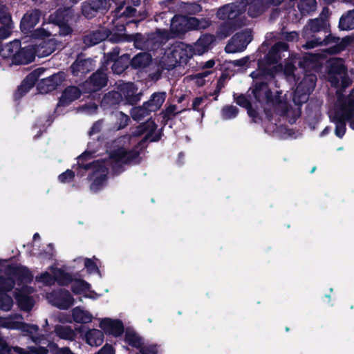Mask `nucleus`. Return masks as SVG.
<instances>
[{"mask_svg": "<svg viewBox=\"0 0 354 354\" xmlns=\"http://www.w3.org/2000/svg\"><path fill=\"white\" fill-rule=\"evenodd\" d=\"M287 50L286 44L283 42L276 44L266 56V63H259V69L251 74V77L255 81L254 84L250 88L253 98L250 97V99L248 100L245 95H240L236 99L239 105L248 109V115L255 122H257L259 111L253 109L252 106L259 109L257 103L266 113L273 108L276 111L286 116L290 123L295 122L301 114L300 104L308 100L309 94L315 88L316 76L309 74L305 75L294 91L292 97L294 106L288 104L286 94L284 96L285 98L281 99L279 96V93L277 92V95L272 97L265 81L272 79L275 73L282 70L281 65L275 64L281 59L282 53ZM283 56L285 55L283 54Z\"/></svg>", "mask_w": 354, "mask_h": 354, "instance_id": "nucleus-1", "label": "nucleus"}, {"mask_svg": "<svg viewBox=\"0 0 354 354\" xmlns=\"http://www.w3.org/2000/svg\"><path fill=\"white\" fill-rule=\"evenodd\" d=\"M156 124L153 120H147L145 124L138 127L136 132L133 133L132 138L124 136L115 140L112 149L109 151V160H97L92 163H84L90 153L86 151L78 157L77 165L80 169L90 171L89 180L91 182L90 189L93 192H97L103 189L107 183V166L109 165L114 172L119 173L122 170L124 165L131 163L138 162V153L130 150L127 147L132 139L145 134L142 141L149 140L155 141L153 133L156 129Z\"/></svg>", "mask_w": 354, "mask_h": 354, "instance_id": "nucleus-2", "label": "nucleus"}, {"mask_svg": "<svg viewBox=\"0 0 354 354\" xmlns=\"http://www.w3.org/2000/svg\"><path fill=\"white\" fill-rule=\"evenodd\" d=\"M9 277L0 278V309L8 311L13 304L12 298L6 294L15 284V297L19 307L24 310H30L33 305L34 300L29 294L33 292V289L27 286L32 279V274L24 266H15L9 269Z\"/></svg>", "mask_w": 354, "mask_h": 354, "instance_id": "nucleus-3", "label": "nucleus"}, {"mask_svg": "<svg viewBox=\"0 0 354 354\" xmlns=\"http://www.w3.org/2000/svg\"><path fill=\"white\" fill-rule=\"evenodd\" d=\"M71 10L57 11L50 17V23L44 24L42 27L35 30V35L43 38V35L54 36L59 30L61 35H67L71 32V28L68 25L71 19Z\"/></svg>", "mask_w": 354, "mask_h": 354, "instance_id": "nucleus-4", "label": "nucleus"}, {"mask_svg": "<svg viewBox=\"0 0 354 354\" xmlns=\"http://www.w3.org/2000/svg\"><path fill=\"white\" fill-rule=\"evenodd\" d=\"M118 89L117 91L106 94L102 100V104L113 105L120 103L124 99L127 103L133 104L140 100V94L137 92L138 89L133 83L120 84Z\"/></svg>", "mask_w": 354, "mask_h": 354, "instance_id": "nucleus-5", "label": "nucleus"}, {"mask_svg": "<svg viewBox=\"0 0 354 354\" xmlns=\"http://www.w3.org/2000/svg\"><path fill=\"white\" fill-rule=\"evenodd\" d=\"M328 67V80L333 86L346 88L350 85L351 81L346 77L345 67L342 59L336 58L330 59Z\"/></svg>", "mask_w": 354, "mask_h": 354, "instance_id": "nucleus-6", "label": "nucleus"}, {"mask_svg": "<svg viewBox=\"0 0 354 354\" xmlns=\"http://www.w3.org/2000/svg\"><path fill=\"white\" fill-rule=\"evenodd\" d=\"M348 111V108L338 97L334 108L329 111V117L336 126L335 135L339 138H342L345 133V121L348 122L347 118Z\"/></svg>", "mask_w": 354, "mask_h": 354, "instance_id": "nucleus-7", "label": "nucleus"}, {"mask_svg": "<svg viewBox=\"0 0 354 354\" xmlns=\"http://www.w3.org/2000/svg\"><path fill=\"white\" fill-rule=\"evenodd\" d=\"M35 281L44 286H51L55 281L61 285H66L71 281V276L60 268L50 267L47 271L37 275Z\"/></svg>", "mask_w": 354, "mask_h": 354, "instance_id": "nucleus-8", "label": "nucleus"}, {"mask_svg": "<svg viewBox=\"0 0 354 354\" xmlns=\"http://www.w3.org/2000/svg\"><path fill=\"white\" fill-rule=\"evenodd\" d=\"M246 0H238L236 2L225 5L217 12V16L223 20H234L242 23L240 15L245 11Z\"/></svg>", "mask_w": 354, "mask_h": 354, "instance_id": "nucleus-9", "label": "nucleus"}, {"mask_svg": "<svg viewBox=\"0 0 354 354\" xmlns=\"http://www.w3.org/2000/svg\"><path fill=\"white\" fill-rule=\"evenodd\" d=\"M35 39H37L36 44L32 45L35 55L39 57H44L53 53L57 47L55 39L51 36L43 35V38L35 35V30L32 35Z\"/></svg>", "mask_w": 354, "mask_h": 354, "instance_id": "nucleus-10", "label": "nucleus"}, {"mask_svg": "<svg viewBox=\"0 0 354 354\" xmlns=\"http://www.w3.org/2000/svg\"><path fill=\"white\" fill-rule=\"evenodd\" d=\"M20 42L15 40L9 44H6L0 50V55L6 59H10L13 64H27L30 60L31 55L28 54L25 57H21V54L17 53L19 50Z\"/></svg>", "mask_w": 354, "mask_h": 354, "instance_id": "nucleus-11", "label": "nucleus"}, {"mask_svg": "<svg viewBox=\"0 0 354 354\" xmlns=\"http://www.w3.org/2000/svg\"><path fill=\"white\" fill-rule=\"evenodd\" d=\"M252 40V32L249 29H245L236 33L225 47L229 53H235L244 50Z\"/></svg>", "mask_w": 354, "mask_h": 354, "instance_id": "nucleus-12", "label": "nucleus"}, {"mask_svg": "<svg viewBox=\"0 0 354 354\" xmlns=\"http://www.w3.org/2000/svg\"><path fill=\"white\" fill-rule=\"evenodd\" d=\"M99 327L104 334L111 335L114 337H120L124 333L123 323L118 319L109 317L100 319Z\"/></svg>", "mask_w": 354, "mask_h": 354, "instance_id": "nucleus-13", "label": "nucleus"}, {"mask_svg": "<svg viewBox=\"0 0 354 354\" xmlns=\"http://www.w3.org/2000/svg\"><path fill=\"white\" fill-rule=\"evenodd\" d=\"M46 298L50 304L61 309L69 308L74 301L69 292L63 290L50 293L46 296Z\"/></svg>", "mask_w": 354, "mask_h": 354, "instance_id": "nucleus-14", "label": "nucleus"}, {"mask_svg": "<svg viewBox=\"0 0 354 354\" xmlns=\"http://www.w3.org/2000/svg\"><path fill=\"white\" fill-rule=\"evenodd\" d=\"M0 354H46V350L43 346L30 347L24 349L18 346L9 347L6 341L0 337Z\"/></svg>", "mask_w": 354, "mask_h": 354, "instance_id": "nucleus-15", "label": "nucleus"}, {"mask_svg": "<svg viewBox=\"0 0 354 354\" xmlns=\"http://www.w3.org/2000/svg\"><path fill=\"white\" fill-rule=\"evenodd\" d=\"M64 79L63 73L54 74L47 78L41 80L37 84V89L41 93H46L55 90L62 84Z\"/></svg>", "mask_w": 354, "mask_h": 354, "instance_id": "nucleus-16", "label": "nucleus"}, {"mask_svg": "<svg viewBox=\"0 0 354 354\" xmlns=\"http://www.w3.org/2000/svg\"><path fill=\"white\" fill-rule=\"evenodd\" d=\"M72 283L71 288L73 292L76 295H81L84 297L96 299L100 295L91 290L89 283L82 279L72 280L69 283Z\"/></svg>", "mask_w": 354, "mask_h": 354, "instance_id": "nucleus-17", "label": "nucleus"}, {"mask_svg": "<svg viewBox=\"0 0 354 354\" xmlns=\"http://www.w3.org/2000/svg\"><path fill=\"white\" fill-rule=\"evenodd\" d=\"M171 53L176 62H185L195 55L192 46L184 43H178L174 45Z\"/></svg>", "mask_w": 354, "mask_h": 354, "instance_id": "nucleus-18", "label": "nucleus"}, {"mask_svg": "<svg viewBox=\"0 0 354 354\" xmlns=\"http://www.w3.org/2000/svg\"><path fill=\"white\" fill-rule=\"evenodd\" d=\"M283 0H253L249 5L248 14L251 17H257L263 13L270 5L277 6Z\"/></svg>", "mask_w": 354, "mask_h": 354, "instance_id": "nucleus-19", "label": "nucleus"}, {"mask_svg": "<svg viewBox=\"0 0 354 354\" xmlns=\"http://www.w3.org/2000/svg\"><path fill=\"white\" fill-rule=\"evenodd\" d=\"M0 38L8 37L13 28V24L10 13L6 8H0Z\"/></svg>", "mask_w": 354, "mask_h": 354, "instance_id": "nucleus-20", "label": "nucleus"}, {"mask_svg": "<svg viewBox=\"0 0 354 354\" xmlns=\"http://www.w3.org/2000/svg\"><path fill=\"white\" fill-rule=\"evenodd\" d=\"M74 263L75 266L73 268H80L84 266L89 274H97L100 277L101 276L98 268L100 261L95 257L91 259L79 257L74 260Z\"/></svg>", "mask_w": 354, "mask_h": 354, "instance_id": "nucleus-21", "label": "nucleus"}, {"mask_svg": "<svg viewBox=\"0 0 354 354\" xmlns=\"http://www.w3.org/2000/svg\"><path fill=\"white\" fill-rule=\"evenodd\" d=\"M44 72V70L43 68H37L27 75L19 87L18 93L23 95L28 92L34 86L35 82Z\"/></svg>", "mask_w": 354, "mask_h": 354, "instance_id": "nucleus-22", "label": "nucleus"}, {"mask_svg": "<svg viewBox=\"0 0 354 354\" xmlns=\"http://www.w3.org/2000/svg\"><path fill=\"white\" fill-rule=\"evenodd\" d=\"M81 92L80 89L75 86H70L66 88L59 101L57 104V111L61 106H66L71 104L74 100L80 97Z\"/></svg>", "mask_w": 354, "mask_h": 354, "instance_id": "nucleus-23", "label": "nucleus"}, {"mask_svg": "<svg viewBox=\"0 0 354 354\" xmlns=\"http://www.w3.org/2000/svg\"><path fill=\"white\" fill-rule=\"evenodd\" d=\"M40 12L37 10L27 12L21 19V29L24 33H28L39 21Z\"/></svg>", "mask_w": 354, "mask_h": 354, "instance_id": "nucleus-24", "label": "nucleus"}, {"mask_svg": "<svg viewBox=\"0 0 354 354\" xmlns=\"http://www.w3.org/2000/svg\"><path fill=\"white\" fill-rule=\"evenodd\" d=\"M3 326L10 328L21 330L24 333H26L27 335H29L34 342L37 341V338L35 336V335L38 330V327L35 325H29L21 322H15L13 323L5 322Z\"/></svg>", "mask_w": 354, "mask_h": 354, "instance_id": "nucleus-25", "label": "nucleus"}, {"mask_svg": "<svg viewBox=\"0 0 354 354\" xmlns=\"http://www.w3.org/2000/svg\"><path fill=\"white\" fill-rule=\"evenodd\" d=\"M94 67L93 62L91 59H77L71 66L73 73L76 75L85 74L92 70Z\"/></svg>", "mask_w": 354, "mask_h": 354, "instance_id": "nucleus-26", "label": "nucleus"}, {"mask_svg": "<svg viewBox=\"0 0 354 354\" xmlns=\"http://www.w3.org/2000/svg\"><path fill=\"white\" fill-rule=\"evenodd\" d=\"M266 131L268 133L279 136L282 138H296V135L292 133L291 130L288 129L285 127H277L276 124L268 121L265 124Z\"/></svg>", "mask_w": 354, "mask_h": 354, "instance_id": "nucleus-27", "label": "nucleus"}, {"mask_svg": "<svg viewBox=\"0 0 354 354\" xmlns=\"http://www.w3.org/2000/svg\"><path fill=\"white\" fill-rule=\"evenodd\" d=\"M106 82V74L102 71H99L93 75L90 80L86 82V86L89 87L91 91H95L104 86Z\"/></svg>", "mask_w": 354, "mask_h": 354, "instance_id": "nucleus-28", "label": "nucleus"}, {"mask_svg": "<svg viewBox=\"0 0 354 354\" xmlns=\"http://www.w3.org/2000/svg\"><path fill=\"white\" fill-rule=\"evenodd\" d=\"M109 35V31L108 30L102 28L85 36L84 42L88 46H93L104 41L108 37Z\"/></svg>", "mask_w": 354, "mask_h": 354, "instance_id": "nucleus-29", "label": "nucleus"}, {"mask_svg": "<svg viewBox=\"0 0 354 354\" xmlns=\"http://www.w3.org/2000/svg\"><path fill=\"white\" fill-rule=\"evenodd\" d=\"M214 41V37L211 35H205L200 37L192 46L195 55H201L208 50Z\"/></svg>", "mask_w": 354, "mask_h": 354, "instance_id": "nucleus-30", "label": "nucleus"}, {"mask_svg": "<svg viewBox=\"0 0 354 354\" xmlns=\"http://www.w3.org/2000/svg\"><path fill=\"white\" fill-rule=\"evenodd\" d=\"M165 100V93H156L151 95L150 100L146 102L145 104L147 106V109L151 113L158 110L162 105Z\"/></svg>", "mask_w": 354, "mask_h": 354, "instance_id": "nucleus-31", "label": "nucleus"}, {"mask_svg": "<svg viewBox=\"0 0 354 354\" xmlns=\"http://www.w3.org/2000/svg\"><path fill=\"white\" fill-rule=\"evenodd\" d=\"M86 341L91 346H100L104 342V333L98 329H91L85 335Z\"/></svg>", "mask_w": 354, "mask_h": 354, "instance_id": "nucleus-32", "label": "nucleus"}, {"mask_svg": "<svg viewBox=\"0 0 354 354\" xmlns=\"http://www.w3.org/2000/svg\"><path fill=\"white\" fill-rule=\"evenodd\" d=\"M337 95L342 102L348 108L347 118L350 127L354 130V100L352 96L344 97L341 95L339 91H337Z\"/></svg>", "mask_w": 354, "mask_h": 354, "instance_id": "nucleus-33", "label": "nucleus"}, {"mask_svg": "<svg viewBox=\"0 0 354 354\" xmlns=\"http://www.w3.org/2000/svg\"><path fill=\"white\" fill-rule=\"evenodd\" d=\"M72 317L74 322L81 324L90 323L93 320V315L87 310L76 307L72 310Z\"/></svg>", "mask_w": 354, "mask_h": 354, "instance_id": "nucleus-34", "label": "nucleus"}, {"mask_svg": "<svg viewBox=\"0 0 354 354\" xmlns=\"http://www.w3.org/2000/svg\"><path fill=\"white\" fill-rule=\"evenodd\" d=\"M187 24V31L192 29H204L209 26V23L205 19H198L196 17H185L182 19Z\"/></svg>", "mask_w": 354, "mask_h": 354, "instance_id": "nucleus-35", "label": "nucleus"}, {"mask_svg": "<svg viewBox=\"0 0 354 354\" xmlns=\"http://www.w3.org/2000/svg\"><path fill=\"white\" fill-rule=\"evenodd\" d=\"M124 340L131 346L139 348L143 344V339L133 330L127 328L125 331Z\"/></svg>", "mask_w": 354, "mask_h": 354, "instance_id": "nucleus-36", "label": "nucleus"}, {"mask_svg": "<svg viewBox=\"0 0 354 354\" xmlns=\"http://www.w3.org/2000/svg\"><path fill=\"white\" fill-rule=\"evenodd\" d=\"M185 16L177 15L173 17L171 22V31L174 35H179L187 31V24L185 21H183Z\"/></svg>", "mask_w": 354, "mask_h": 354, "instance_id": "nucleus-37", "label": "nucleus"}, {"mask_svg": "<svg viewBox=\"0 0 354 354\" xmlns=\"http://www.w3.org/2000/svg\"><path fill=\"white\" fill-rule=\"evenodd\" d=\"M339 26L344 30L354 29V10H349L341 17Z\"/></svg>", "mask_w": 354, "mask_h": 354, "instance_id": "nucleus-38", "label": "nucleus"}, {"mask_svg": "<svg viewBox=\"0 0 354 354\" xmlns=\"http://www.w3.org/2000/svg\"><path fill=\"white\" fill-rule=\"evenodd\" d=\"M151 61V56L149 53H139L133 58L131 65L133 68H142L148 66Z\"/></svg>", "mask_w": 354, "mask_h": 354, "instance_id": "nucleus-39", "label": "nucleus"}, {"mask_svg": "<svg viewBox=\"0 0 354 354\" xmlns=\"http://www.w3.org/2000/svg\"><path fill=\"white\" fill-rule=\"evenodd\" d=\"M58 337L64 339H73L75 336L73 330L68 326H57L55 328Z\"/></svg>", "mask_w": 354, "mask_h": 354, "instance_id": "nucleus-40", "label": "nucleus"}, {"mask_svg": "<svg viewBox=\"0 0 354 354\" xmlns=\"http://www.w3.org/2000/svg\"><path fill=\"white\" fill-rule=\"evenodd\" d=\"M149 110L147 109V106L145 103L141 106L133 107L131 111V115L133 120H140L148 114H149Z\"/></svg>", "mask_w": 354, "mask_h": 354, "instance_id": "nucleus-41", "label": "nucleus"}, {"mask_svg": "<svg viewBox=\"0 0 354 354\" xmlns=\"http://www.w3.org/2000/svg\"><path fill=\"white\" fill-rule=\"evenodd\" d=\"M239 109L234 106H225L221 110V115L224 120H230L236 117Z\"/></svg>", "mask_w": 354, "mask_h": 354, "instance_id": "nucleus-42", "label": "nucleus"}, {"mask_svg": "<svg viewBox=\"0 0 354 354\" xmlns=\"http://www.w3.org/2000/svg\"><path fill=\"white\" fill-rule=\"evenodd\" d=\"M299 9L304 13L313 11L316 8L315 0H304L301 1L298 6Z\"/></svg>", "mask_w": 354, "mask_h": 354, "instance_id": "nucleus-43", "label": "nucleus"}, {"mask_svg": "<svg viewBox=\"0 0 354 354\" xmlns=\"http://www.w3.org/2000/svg\"><path fill=\"white\" fill-rule=\"evenodd\" d=\"M321 27V21L319 19L311 20L308 26L304 30V36L308 37V32H315L319 30Z\"/></svg>", "mask_w": 354, "mask_h": 354, "instance_id": "nucleus-44", "label": "nucleus"}, {"mask_svg": "<svg viewBox=\"0 0 354 354\" xmlns=\"http://www.w3.org/2000/svg\"><path fill=\"white\" fill-rule=\"evenodd\" d=\"M47 346L48 347V349L45 348L46 350V353L48 351H50L53 354H74L68 348H58L55 344L51 342H49Z\"/></svg>", "mask_w": 354, "mask_h": 354, "instance_id": "nucleus-45", "label": "nucleus"}, {"mask_svg": "<svg viewBox=\"0 0 354 354\" xmlns=\"http://www.w3.org/2000/svg\"><path fill=\"white\" fill-rule=\"evenodd\" d=\"M140 351L142 354H157L158 352V348L155 344H146L139 348Z\"/></svg>", "mask_w": 354, "mask_h": 354, "instance_id": "nucleus-46", "label": "nucleus"}, {"mask_svg": "<svg viewBox=\"0 0 354 354\" xmlns=\"http://www.w3.org/2000/svg\"><path fill=\"white\" fill-rule=\"evenodd\" d=\"M74 176V172L72 170L67 169L65 172L59 175L58 180L62 183H70L73 179Z\"/></svg>", "mask_w": 354, "mask_h": 354, "instance_id": "nucleus-47", "label": "nucleus"}, {"mask_svg": "<svg viewBox=\"0 0 354 354\" xmlns=\"http://www.w3.org/2000/svg\"><path fill=\"white\" fill-rule=\"evenodd\" d=\"M295 68L292 63H287L283 69V73L286 77L290 81L291 80H295Z\"/></svg>", "mask_w": 354, "mask_h": 354, "instance_id": "nucleus-48", "label": "nucleus"}, {"mask_svg": "<svg viewBox=\"0 0 354 354\" xmlns=\"http://www.w3.org/2000/svg\"><path fill=\"white\" fill-rule=\"evenodd\" d=\"M210 73V71H205L203 73H198L192 77V80L196 85L201 86L205 84V77L209 75Z\"/></svg>", "mask_w": 354, "mask_h": 354, "instance_id": "nucleus-49", "label": "nucleus"}, {"mask_svg": "<svg viewBox=\"0 0 354 354\" xmlns=\"http://www.w3.org/2000/svg\"><path fill=\"white\" fill-rule=\"evenodd\" d=\"M17 53H20L21 54V57H25V55H28V54H30L32 56L31 59L30 61H28L27 62V64H29L31 62L33 61L34 59V57L35 56V53H34V50H33V46H26V47H24V48H21V45L19 46V50H18Z\"/></svg>", "mask_w": 354, "mask_h": 354, "instance_id": "nucleus-50", "label": "nucleus"}, {"mask_svg": "<svg viewBox=\"0 0 354 354\" xmlns=\"http://www.w3.org/2000/svg\"><path fill=\"white\" fill-rule=\"evenodd\" d=\"M127 67V64H124L122 63V60H115L114 64L112 66V70L113 73L116 74L122 73Z\"/></svg>", "mask_w": 354, "mask_h": 354, "instance_id": "nucleus-51", "label": "nucleus"}, {"mask_svg": "<svg viewBox=\"0 0 354 354\" xmlns=\"http://www.w3.org/2000/svg\"><path fill=\"white\" fill-rule=\"evenodd\" d=\"M116 117L119 120L118 126L117 127L118 129L124 128V127L127 126L129 121V117L127 115L124 114L122 112H120L117 114Z\"/></svg>", "mask_w": 354, "mask_h": 354, "instance_id": "nucleus-52", "label": "nucleus"}, {"mask_svg": "<svg viewBox=\"0 0 354 354\" xmlns=\"http://www.w3.org/2000/svg\"><path fill=\"white\" fill-rule=\"evenodd\" d=\"M113 346L109 344H105L96 354H115Z\"/></svg>", "mask_w": 354, "mask_h": 354, "instance_id": "nucleus-53", "label": "nucleus"}, {"mask_svg": "<svg viewBox=\"0 0 354 354\" xmlns=\"http://www.w3.org/2000/svg\"><path fill=\"white\" fill-rule=\"evenodd\" d=\"M322 44V41L319 40L317 39H313L312 40L308 41L305 45L303 46L305 48H313L316 46H320Z\"/></svg>", "mask_w": 354, "mask_h": 354, "instance_id": "nucleus-54", "label": "nucleus"}, {"mask_svg": "<svg viewBox=\"0 0 354 354\" xmlns=\"http://www.w3.org/2000/svg\"><path fill=\"white\" fill-rule=\"evenodd\" d=\"M82 109L86 113L92 114L96 112L97 107L94 103H91L84 106Z\"/></svg>", "mask_w": 354, "mask_h": 354, "instance_id": "nucleus-55", "label": "nucleus"}, {"mask_svg": "<svg viewBox=\"0 0 354 354\" xmlns=\"http://www.w3.org/2000/svg\"><path fill=\"white\" fill-rule=\"evenodd\" d=\"M90 8H92L91 10L92 12H95L94 10V6H92V8H91V6L88 4V3H84L83 4V6H82V12L84 14V15H85L86 17H93V13H90L89 12V10Z\"/></svg>", "mask_w": 354, "mask_h": 354, "instance_id": "nucleus-56", "label": "nucleus"}, {"mask_svg": "<svg viewBox=\"0 0 354 354\" xmlns=\"http://www.w3.org/2000/svg\"><path fill=\"white\" fill-rule=\"evenodd\" d=\"M230 24H226L223 26L221 27V30L218 32V37L220 39H223L228 36L230 33V31H225V30L228 28Z\"/></svg>", "mask_w": 354, "mask_h": 354, "instance_id": "nucleus-57", "label": "nucleus"}, {"mask_svg": "<svg viewBox=\"0 0 354 354\" xmlns=\"http://www.w3.org/2000/svg\"><path fill=\"white\" fill-rule=\"evenodd\" d=\"M248 61V57H243L240 59L234 60L231 63L235 66L241 67V66H245L247 64Z\"/></svg>", "mask_w": 354, "mask_h": 354, "instance_id": "nucleus-58", "label": "nucleus"}, {"mask_svg": "<svg viewBox=\"0 0 354 354\" xmlns=\"http://www.w3.org/2000/svg\"><path fill=\"white\" fill-rule=\"evenodd\" d=\"M342 50V48L339 46H330L328 48H324L322 50L323 52H328L329 53H337Z\"/></svg>", "mask_w": 354, "mask_h": 354, "instance_id": "nucleus-59", "label": "nucleus"}, {"mask_svg": "<svg viewBox=\"0 0 354 354\" xmlns=\"http://www.w3.org/2000/svg\"><path fill=\"white\" fill-rule=\"evenodd\" d=\"M101 127L102 122L100 121H98L96 123H95L91 129L90 134H94L95 133H97L100 130Z\"/></svg>", "mask_w": 354, "mask_h": 354, "instance_id": "nucleus-60", "label": "nucleus"}, {"mask_svg": "<svg viewBox=\"0 0 354 354\" xmlns=\"http://www.w3.org/2000/svg\"><path fill=\"white\" fill-rule=\"evenodd\" d=\"M136 12V10L135 8L132 7H127L126 10L122 14L126 17H132L135 15Z\"/></svg>", "mask_w": 354, "mask_h": 354, "instance_id": "nucleus-61", "label": "nucleus"}, {"mask_svg": "<svg viewBox=\"0 0 354 354\" xmlns=\"http://www.w3.org/2000/svg\"><path fill=\"white\" fill-rule=\"evenodd\" d=\"M298 37V35L296 32H291L289 33H287L286 35V39L288 41H293L295 39H297Z\"/></svg>", "mask_w": 354, "mask_h": 354, "instance_id": "nucleus-62", "label": "nucleus"}, {"mask_svg": "<svg viewBox=\"0 0 354 354\" xmlns=\"http://www.w3.org/2000/svg\"><path fill=\"white\" fill-rule=\"evenodd\" d=\"M203 102L202 97H196L192 103V107L194 110H196L197 108Z\"/></svg>", "mask_w": 354, "mask_h": 354, "instance_id": "nucleus-63", "label": "nucleus"}, {"mask_svg": "<svg viewBox=\"0 0 354 354\" xmlns=\"http://www.w3.org/2000/svg\"><path fill=\"white\" fill-rule=\"evenodd\" d=\"M176 106L173 105V106H169V107L166 109L165 112H166V114H167V115H171V114H174V113H175V112H176Z\"/></svg>", "mask_w": 354, "mask_h": 354, "instance_id": "nucleus-64", "label": "nucleus"}]
</instances>
